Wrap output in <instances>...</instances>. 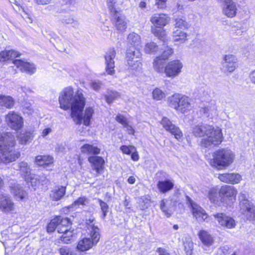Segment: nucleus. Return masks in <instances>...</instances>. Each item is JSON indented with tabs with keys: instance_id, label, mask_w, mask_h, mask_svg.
<instances>
[{
	"instance_id": "f257e3e1",
	"label": "nucleus",
	"mask_w": 255,
	"mask_h": 255,
	"mask_svg": "<svg viewBox=\"0 0 255 255\" xmlns=\"http://www.w3.org/2000/svg\"><path fill=\"white\" fill-rule=\"evenodd\" d=\"M59 102L61 109L64 110L71 109V116L76 124L80 125L83 121L85 126H89L94 111L92 107H87L83 116L86 99L82 92L78 90L74 93L72 87H67L61 92Z\"/></svg>"
},
{
	"instance_id": "f03ea898",
	"label": "nucleus",
	"mask_w": 255,
	"mask_h": 255,
	"mask_svg": "<svg viewBox=\"0 0 255 255\" xmlns=\"http://www.w3.org/2000/svg\"><path fill=\"white\" fill-rule=\"evenodd\" d=\"M192 133L197 137H202L200 145L202 147L211 148L221 143L223 136L220 128L213 126L201 124L194 126Z\"/></svg>"
},
{
	"instance_id": "7ed1b4c3",
	"label": "nucleus",
	"mask_w": 255,
	"mask_h": 255,
	"mask_svg": "<svg viewBox=\"0 0 255 255\" xmlns=\"http://www.w3.org/2000/svg\"><path fill=\"white\" fill-rule=\"evenodd\" d=\"M86 227L87 233L91 239L85 238L78 242L77 249L81 252L87 251L92 248L98 243L100 238V229L98 226L96 225L94 218L86 220Z\"/></svg>"
},
{
	"instance_id": "20e7f679",
	"label": "nucleus",
	"mask_w": 255,
	"mask_h": 255,
	"mask_svg": "<svg viewBox=\"0 0 255 255\" xmlns=\"http://www.w3.org/2000/svg\"><path fill=\"white\" fill-rule=\"evenodd\" d=\"M234 158L235 155L231 150L221 148L213 153L210 164L212 167L218 169H222L231 165L233 162Z\"/></svg>"
},
{
	"instance_id": "39448f33",
	"label": "nucleus",
	"mask_w": 255,
	"mask_h": 255,
	"mask_svg": "<svg viewBox=\"0 0 255 255\" xmlns=\"http://www.w3.org/2000/svg\"><path fill=\"white\" fill-rule=\"evenodd\" d=\"M169 106L177 112L184 114L191 109V100L185 95L175 94L168 98Z\"/></svg>"
},
{
	"instance_id": "423d86ee",
	"label": "nucleus",
	"mask_w": 255,
	"mask_h": 255,
	"mask_svg": "<svg viewBox=\"0 0 255 255\" xmlns=\"http://www.w3.org/2000/svg\"><path fill=\"white\" fill-rule=\"evenodd\" d=\"M242 213L245 214L248 219H255V206L247 198L245 194H241L239 197Z\"/></svg>"
},
{
	"instance_id": "0eeeda50",
	"label": "nucleus",
	"mask_w": 255,
	"mask_h": 255,
	"mask_svg": "<svg viewBox=\"0 0 255 255\" xmlns=\"http://www.w3.org/2000/svg\"><path fill=\"white\" fill-rule=\"evenodd\" d=\"M14 145H7L0 151V160L5 163L15 161L20 156V152L13 148Z\"/></svg>"
},
{
	"instance_id": "6e6552de",
	"label": "nucleus",
	"mask_w": 255,
	"mask_h": 255,
	"mask_svg": "<svg viewBox=\"0 0 255 255\" xmlns=\"http://www.w3.org/2000/svg\"><path fill=\"white\" fill-rule=\"evenodd\" d=\"M183 67L182 63L179 60H174L166 64L165 75L167 77L174 78L179 75Z\"/></svg>"
},
{
	"instance_id": "1a4fd4ad",
	"label": "nucleus",
	"mask_w": 255,
	"mask_h": 255,
	"mask_svg": "<svg viewBox=\"0 0 255 255\" xmlns=\"http://www.w3.org/2000/svg\"><path fill=\"white\" fill-rule=\"evenodd\" d=\"M5 122L10 128L16 131L21 129L23 127L22 117L13 111L10 112L6 116Z\"/></svg>"
},
{
	"instance_id": "9d476101",
	"label": "nucleus",
	"mask_w": 255,
	"mask_h": 255,
	"mask_svg": "<svg viewBox=\"0 0 255 255\" xmlns=\"http://www.w3.org/2000/svg\"><path fill=\"white\" fill-rule=\"evenodd\" d=\"M217 1L220 4L224 15L229 18L236 16L238 9L235 2L233 0H217Z\"/></svg>"
},
{
	"instance_id": "9b49d317",
	"label": "nucleus",
	"mask_w": 255,
	"mask_h": 255,
	"mask_svg": "<svg viewBox=\"0 0 255 255\" xmlns=\"http://www.w3.org/2000/svg\"><path fill=\"white\" fill-rule=\"evenodd\" d=\"M116 55L114 48H110L105 55L106 71L109 75H113L115 73L114 59Z\"/></svg>"
},
{
	"instance_id": "f8f14e48",
	"label": "nucleus",
	"mask_w": 255,
	"mask_h": 255,
	"mask_svg": "<svg viewBox=\"0 0 255 255\" xmlns=\"http://www.w3.org/2000/svg\"><path fill=\"white\" fill-rule=\"evenodd\" d=\"M187 198L191 205L194 217L199 222L206 221L208 217L206 211L199 205L194 203L188 196H187Z\"/></svg>"
},
{
	"instance_id": "ddd939ff",
	"label": "nucleus",
	"mask_w": 255,
	"mask_h": 255,
	"mask_svg": "<svg viewBox=\"0 0 255 255\" xmlns=\"http://www.w3.org/2000/svg\"><path fill=\"white\" fill-rule=\"evenodd\" d=\"M237 193L235 188L229 185L222 186L219 191V196L223 201L224 202L227 198H229L231 203L233 202V200H235Z\"/></svg>"
},
{
	"instance_id": "4468645a",
	"label": "nucleus",
	"mask_w": 255,
	"mask_h": 255,
	"mask_svg": "<svg viewBox=\"0 0 255 255\" xmlns=\"http://www.w3.org/2000/svg\"><path fill=\"white\" fill-rule=\"evenodd\" d=\"M164 129L169 131L172 134L174 135L175 137L178 139L182 136V133L179 128L175 126L169 119L166 117H163L160 122Z\"/></svg>"
},
{
	"instance_id": "2eb2a0df",
	"label": "nucleus",
	"mask_w": 255,
	"mask_h": 255,
	"mask_svg": "<svg viewBox=\"0 0 255 255\" xmlns=\"http://www.w3.org/2000/svg\"><path fill=\"white\" fill-rule=\"evenodd\" d=\"M220 225L228 229H232L235 227L236 223L234 219L224 213H217L214 215Z\"/></svg>"
},
{
	"instance_id": "dca6fc26",
	"label": "nucleus",
	"mask_w": 255,
	"mask_h": 255,
	"mask_svg": "<svg viewBox=\"0 0 255 255\" xmlns=\"http://www.w3.org/2000/svg\"><path fill=\"white\" fill-rule=\"evenodd\" d=\"M14 204L10 197L5 194H0V210L8 213L13 210Z\"/></svg>"
},
{
	"instance_id": "f3484780",
	"label": "nucleus",
	"mask_w": 255,
	"mask_h": 255,
	"mask_svg": "<svg viewBox=\"0 0 255 255\" xmlns=\"http://www.w3.org/2000/svg\"><path fill=\"white\" fill-rule=\"evenodd\" d=\"M150 21L153 24L152 27L163 28L168 22V17L162 13H155L153 14Z\"/></svg>"
},
{
	"instance_id": "a211bd4d",
	"label": "nucleus",
	"mask_w": 255,
	"mask_h": 255,
	"mask_svg": "<svg viewBox=\"0 0 255 255\" xmlns=\"http://www.w3.org/2000/svg\"><path fill=\"white\" fill-rule=\"evenodd\" d=\"M223 69L225 72H232L237 67L234 55H225L224 56V62L222 64Z\"/></svg>"
},
{
	"instance_id": "6ab92c4d",
	"label": "nucleus",
	"mask_w": 255,
	"mask_h": 255,
	"mask_svg": "<svg viewBox=\"0 0 255 255\" xmlns=\"http://www.w3.org/2000/svg\"><path fill=\"white\" fill-rule=\"evenodd\" d=\"M12 63L22 72L32 74L35 71L36 69L34 65L27 62L17 59L13 60Z\"/></svg>"
},
{
	"instance_id": "aec40b11",
	"label": "nucleus",
	"mask_w": 255,
	"mask_h": 255,
	"mask_svg": "<svg viewBox=\"0 0 255 255\" xmlns=\"http://www.w3.org/2000/svg\"><path fill=\"white\" fill-rule=\"evenodd\" d=\"M14 136L11 132L0 133V151L7 145H14Z\"/></svg>"
},
{
	"instance_id": "412c9836",
	"label": "nucleus",
	"mask_w": 255,
	"mask_h": 255,
	"mask_svg": "<svg viewBox=\"0 0 255 255\" xmlns=\"http://www.w3.org/2000/svg\"><path fill=\"white\" fill-rule=\"evenodd\" d=\"M169 199H164L160 201V209L167 217H170L172 215L175 206Z\"/></svg>"
},
{
	"instance_id": "4be33fe9",
	"label": "nucleus",
	"mask_w": 255,
	"mask_h": 255,
	"mask_svg": "<svg viewBox=\"0 0 255 255\" xmlns=\"http://www.w3.org/2000/svg\"><path fill=\"white\" fill-rule=\"evenodd\" d=\"M166 62L160 56H156L153 59L152 67L155 72L160 74L165 73Z\"/></svg>"
},
{
	"instance_id": "5701e85b",
	"label": "nucleus",
	"mask_w": 255,
	"mask_h": 255,
	"mask_svg": "<svg viewBox=\"0 0 255 255\" xmlns=\"http://www.w3.org/2000/svg\"><path fill=\"white\" fill-rule=\"evenodd\" d=\"M198 237L202 243L205 247H209L214 243L213 237L207 231L201 230L198 234Z\"/></svg>"
},
{
	"instance_id": "b1692460",
	"label": "nucleus",
	"mask_w": 255,
	"mask_h": 255,
	"mask_svg": "<svg viewBox=\"0 0 255 255\" xmlns=\"http://www.w3.org/2000/svg\"><path fill=\"white\" fill-rule=\"evenodd\" d=\"M88 161L94 166L93 169L97 173L103 170L105 163L103 158L100 156H90L88 158Z\"/></svg>"
},
{
	"instance_id": "393cba45",
	"label": "nucleus",
	"mask_w": 255,
	"mask_h": 255,
	"mask_svg": "<svg viewBox=\"0 0 255 255\" xmlns=\"http://www.w3.org/2000/svg\"><path fill=\"white\" fill-rule=\"evenodd\" d=\"M20 53L15 50H3L0 52V62H5L19 56Z\"/></svg>"
},
{
	"instance_id": "a878e982",
	"label": "nucleus",
	"mask_w": 255,
	"mask_h": 255,
	"mask_svg": "<svg viewBox=\"0 0 255 255\" xmlns=\"http://www.w3.org/2000/svg\"><path fill=\"white\" fill-rule=\"evenodd\" d=\"M174 184L169 179L159 181L157 186L160 192L165 193L173 188Z\"/></svg>"
},
{
	"instance_id": "bb28decb",
	"label": "nucleus",
	"mask_w": 255,
	"mask_h": 255,
	"mask_svg": "<svg viewBox=\"0 0 255 255\" xmlns=\"http://www.w3.org/2000/svg\"><path fill=\"white\" fill-rule=\"evenodd\" d=\"M141 54L139 50L134 47H130L127 51L126 53V59L127 63H130L131 61L135 60H139Z\"/></svg>"
},
{
	"instance_id": "cd10ccee",
	"label": "nucleus",
	"mask_w": 255,
	"mask_h": 255,
	"mask_svg": "<svg viewBox=\"0 0 255 255\" xmlns=\"http://www.w3.org/2000/svg\"><path fill=\"white\" fill-rule=\"evenodd\" d=\"M33 137L34 135L32 132L25 130L19 133L17 136V139L20 144H26L33 139Z\"/></svg>"
},
{
	"instance_id": "c85d7f7f",
	"label": "nucleus",
	"mask_w": 255,
	"mask_h": 255,
	"mask_svg": "<svg viewBox=\"0 0 255 255\" xmlns=\"http://www.w3.org/2000/svg\"><path fill=\"white\" fill-rule=\"evenodd\" d=\"M201 112L204 115L210 119L218 115L217 107L215 104H210L202 109Z\"/></svg>"
},
{
	"instance_id": "c756f323",
	"label": "nucleus",
	"mask_w": 255,
	"mask_h": 255,
	"mask_svg": "<svg viewBox=\"0 0 255 255\" xmlns=\"http://www.w3.org/2000/svg\"><path fill=\"white\" fill-rule=\"evenodd\" d=\"M115 18V26L120 31H124L127 28V22L125 17L119 12L117 13V16H113Z\"/></svg>"
},
{
	"instance_id": "7c9ffc66",
	"label": "nucleus",
	"mask_w": 255,
	"mask_h": 255,
	"mask_svg": "<svg viewBox=\"0 0 255 255\" xmlns=\"http://www.w3.org/2000/svg\"><path fill=\"white\" fill-rule=\"evenodd\" d=\"M35 162L39 166L48 165L53 163V158L49 155H38L35 157Z\"/></svg>"
},
{
	"instance_id": "2f4dec72",
	"label": "nucleus",
	"mask_w": 255,
	"mask_h": 255,
	"mask_svg": "<svg viewBox=\"0 0 255 255\" xmlns=\"http://www.w3.org/2000/svg\"><path fill=\"white\" fill-rule=\"evenodd\" d=\"M65 193L66 187H58L51 192L50 197L54 201H58L65 195Z\"/></svg>"
},
{
	"instance_id": "473e14b6",
	"label": "nucleus",
	"mask_w": 255,
	"mask_h": 255,
	"mask_svg": "<svg viewBox=\"0 0 255 255\" xmlns=\"http://www.w3.org/2000/svg\"><path fill=\"white\" fill-rule=\"evenodd\" d=\"M82 153L88 154H98L100 152V149L96 146L89 144H85L81 148Z\"/></svg>"
},
{
	"instance_id": "72a5a7b5",
	"label": "nucleus",
	"mask_w": 255,
	"mask_h": 255,
	"mask_svg": "<svg viewBox=\"0 0 255 255\" xmlns=\"http://www.w3.org/2000/svg\"><path fill=\"white\" fill-rule=\"evenodd\" d=\"M173 39L174 41L183 43L187 40V34L186 32L179 29L173 32Z\"/></svg>"
},
{
	"instance_id": "f704fd0d",
	"label": "nucleus",
	"mask_w": 255,
	"mask_h": 255,
	"mask_svg": "<svg viewBox=\"0 0 255 255\" xmlns=\"http://www.w3.org/2000/svg\"><path fill=\"white\" fill-rule=\"evenodd\" d=\"M12 192L16 197L19 198L21 200L26 198V192L19 185H15L12 188Z\"/></svg>"
},
{
	"instance_id": "c9c22d12",
	"label": "nucleus",
	"mask_w": 255,
	"mask_h": 255,
	"mask_svg": "<svg viewBox=\"0 0 255 255\" xmlns=\"http://www.w3.org/2000/svg\"><path fill=\"white\" fill-rule=\"evenodd\" d=\"M12 192L16 197L19 198L21 200L26 198V192L19 185H15L12 188Z\"/></svg>"
},
{
	"instance_id": "e433bc0d",
	"label": "nucleus",
	"mask_w": 255,
	"mask_h": 255,
	"mask_svg": "<svg viewBox=\"0 0 255 255\" xmlns=\"http://www.w3.org/2000/svg\"><path fill=\"white\" fill-rule=\"evenodd\" d=\"M0 100L2 105L7 108H11L14 104V99L10 96H0Z\"/></svg>"
},
{
	"instance_id": "4c0bfd02",
	"label": "nucleus",
	"mask_w": 255,
	"mask_h": 255,
	"mask_svg": "<svg viewBox=\"0 0 255 255\" xmlns=\"http://www.w3.org/2000/svg\"><path fill=\"white\" fill-rule=\"evenodd\" d=\"M219 191L216 187H213L208 192V197L211 202L215 203L219 200Z\"/></svg>"
},
{
	"instance_id": "58836bf2",
	"label": "nucleus",
	"mask_w": 255,
	"mask_h": 255,
	"mask_svg": "<svg viewBox=\"0 0 255 255\" xmlns=\"http://www.w3.org/2000/svg\"><path fill=\"white\" fill-rule=\"evenodd\" d=\"M169 199L175 207L177 205L181 204L182 202L181 194L179 190H176L174 194L169 197Z\"/></svg>"
},
{
	"instance_id": "ea45409f",
	"label": "nucleus",
	"mask_w": 255,
	"mask_h": 255,
	"mask_svg": "<svg viewBox=\"0 0 255 255\" xmlns=\"http://www.w3.org/2000/svg\"><path fill=\"white\" fill-rule=\"evenodd\" d=\"M144 51L147 53L155 54L158 51V47L154 42H148L145 46Z\"/></svg>"
},
{
	"instance_id": "a19ab883",
	"label": "nucleus",
	"mask_w": 255,
	"mask_h": 255,
	"mask_svg": "<svg viewBox=\"0 0 255 255\" xmlns=\"http://www.w3.org/2000/svg\"><path fill=\"white\" fill-rule=\"evenodd\" d=\"M60 217H57L51 220L50 222L48 224L47 231L49 233L53 232L56 229H58V223L59 222Z\"/></svg>"
},
{
	"instance_id": "79ce46f5",
	"label": "nucleus",
	"mask_w": 255,
	"mask_h": 255,
	"mask_svg": "<svg viewBox=\"0 0 255 255\" xmlns=\"http://www.w3.org/2000/svg\"><path fill=\"white\" fill-rule=\"evenodd\" d=\"M128 69L132 72L139 71L142 68V64L139 60H135L134 61H131L130 63H128Z\"/></svg>"
},
{
	"instance_id": "37998d69",
	"label": "nucleus",
	"mask_w": 255,
	"mask_h": 255,
	"mask_svg": "<svg viewBox=\"0 0 255 255\" xmlns=\"http://www.w3.org/2000/svg\"><path fill=\"white\" fill-rule=\"evenodd\" d=\"M19 168L21 175L24 176H28L30 173V169L27 163L22 161L19 163Z\"/></svg>"
},
{
	"instance_id": "c03bdc74",
	"label": "nucleus",
	"mask_w": 255,
	"mask_h": 255,
	"mask_svg": "<svg viewBox=\"0 0 255 255\" xmlns=\"http://www.w3.org/2000/svg\"><path fill=\"white\" fill-rule=\"evenodd\" d=\"M128 40L131 44L137 46L140 44V37L138 34L132 32L128 35Z\"/></svg>"
},
{
	"instance_id": "a18cd8bd",
	"label": "nucleus",
	"mask_w": 255,
	"mask_h": 255,
	"mask_svg": "<svg viewBox=\"0 0 255 255\" xmlns=\"http://www.w3.org/2000/svg\"><path fill=\"white\" fill-rule=\"evenodd\" d=\"M107 2L108 7L111 11V14L113 15V16H117V13L120 12L116 7V6H117V0H107Z\"/></svg>"
},
{
	"instance_id": "49530a36",
	"label": "nucleus",
	"mask_w": 255,
	"mask_h": 255,
	"mask_svg": "<svg viewBox=\"0 0 255 255\" xmlns=\"http://www.w3.org/2000/svg\"><path fill=\"white\" fill-rule=\"evenodd\" d=\"M173 53V50L168 46H164L161 54L159 56L164 60H167Z\"/></svg>"
},
{
	"instance_id": "de8ad7c7",
	"label": "nucleus",
	"mask_w": 255,
	"mask_h": 255,
	"mask_svg": "<svg viewBox=\"0 0 255 255\" xmlns=\"http://www.w3.org/2000/svg\"><path fill=\"white\" fill-rule=\"evenodd\" d=\"M152 94L153 99L157 101L161 100L166 96L165 93L157 88L153 91Z\"/></svg>"
},
{
	"instance_id": "09e8293b",
	"label": "nucleus",
	"mask_w": 255,
	"mask_h": 255,
	"mask_svg": "<svg viewBox=\"0 0 255 255\" xmlns=\"http://www.w3.org/2000/svg\"><path fill=\"white\" fill-rule=\"evenodd\" d=\"M151 32L159 39H164L165 37V30L163 28L151 27Z\"/></svg>"
},
{
	"instance_id": "8fccbe9b",
	"label": "nucleus",
	"mask_w": 255,
	"mask_h": 255,
	"mask_svg": "<svg viewBox=\"0 0 255 255\" xmlns=\"http://www.w3.org/2000/svg\"><path fill=\"white\" fill-rule=\"evenodd\" d=\"M120 97V94L117 92H110L107 95L105 96L106 102L111 104L117 98Z\"/></svg>"
},
{
	"instance_id": "3c124183",
	"label": "nucleus",
	"mask_w": 255,
	"mask_h": 255,
	"mask_svg": "<svg viewBox=\"0 0 255 255\" xmlns=\"http://www.w3.org/2000/svg\"><path fill=\"white\" fill-rule=\"evenodd\" d=\"M175 27L179 28L180 29H187L188 28V23L185 21L184 20L180 18H177L175 19Z\"/></svg>"
},
{
	"instance_id": "603ef678",
	"label": "nucleus",
	"mask_w": 255,
	"mask_h": 255,
	"mask_svg": "<svg viewBox=\"0 0 255 255\" xmlns=\"http://www.w3.org/2000/svg\"><path fill=\"white\" fill-rule=\"evenodd\" d=\"M73 238V232L68 231L61 237V240L65 244H70Z\"/></svg>"
},
{
	"instance_id": "864d4df0",
	"label": "nucleus",
	"mask_w": 255,
	"mask_h": 255,
	"mask_svg": "<svg viewBox=\"0 0 255 255\" xmlns=\"http://www.w3.org/2000/svg\"><path fill=\"white\" fill-rule=\"evenodd\" d=\"M229 183L235 184H237L242 180V176L238 173H230Z\"/></svg>"
},
{
	"instance_id": "5fc2aeb1",
	"label": "nucleus",
	"mask_w": 255,
	"mask_h": 255,
	"mask_svg": "<svg viewBox=\"0 0 255 255\" xmlns=\"http://www.w3.org/2000/svg\"><path fill=\"white\" fill-rule=\"evenodd\" d=\"M61 255H76V254L67 246H64L59 250Z\"/></svg>"
},
{
	"instance_id": "6e6d98bb",
	"label": "nucleus",
	"mask_w": 255,
	"mask_h": 255,
	"mask_svg": "<svg viewBox=\"0 0 255 255\" xmlns=\"http://www.w3.org/2000/svg\"><path fill=\"white\" fill-rule=\"evenodd\" d=\"M98 200L100 204L101 210L103 214V218L104 219L105 217L106 216L107 213L108 212L109 206L106 202L103 201L102 200H101L100 199H98Z\"/></svg>"
},
{
	"instance_id": "4d7b16f0",
	"label": "nucleus",
	"mask_w": 255,
	"mask_h": 255,
	"mask_svg": "<svg viewBox=\"0 0 255 255\" xmlns=\"http://www.w3.org/2000/svg\"><path fill=\"white\" fill-rule=\"evenodd\" d=\"M135 147L132 145L127 146L122 145L120 147V149L124 154L130 155L132 151L134 150Z\"/></svg>"
},
{
	"instance_id": "13d9d810",
	"label": "nucleus",
	"mask_w": 255,
	"mask_h": 255,
	"mask_svg": "<svg viewBox=\"0 0 255 255\" xmlns=\"http://www.w3.org/2000/svg\"><path fill=\"white\" fill-rule=\"evenodd\" d=\"M59 217L60 220L58 223V225H60L61 227H67V228H69L71 225L70 219L68 218H61L60 217Z\"/></svg>"
},
{
	"instance_id": "bf43d9fd",
	"label": "nucleus",
	"mask_w": 255,
	"mask_h": 255,
	"mask_svg": "<svg viewBox=\"0 0 255 255\" xmlns=\"http://www.w3.org/2000/svg\"><path fill=\"white\" fill-rule=\"evenodd\" d=\"M230 176V173L219 174L218 178L222 182L229 183Z\"/></svg>"
},
{
	"instance_id": "052dcab7",
	"label": "nucleus",
	"mask_w": 255,
	"mask_h": 255,
	"mask_svg": "<svg viewBox=\"0 0 255 255\" xmlns=\"http://www.w3.org/2000/svg\"><path fill=\"white\" fill-rule=\"evenodd\" d=\"M116 120L121 124L124 127L127 126V124H128L126 118L122 115H118L116 117Z\"/></svg>"
},
{
	"instance_id": "680f3d73",
	"label": "nucleus",
	"mask_w": 255,
	"mask_h": 255,
	"mask_svg": "<svg viewBox=\"0 0 255 255\" xmlns=\"http://www.w3.org/2000/svg\"><path fill=\"white\" fill-rule=\"evenodd\" d=\"M87 202V199L85 197H80L77 200L75 201L72 205V207H76L80 205H85Z\"/></svg>"
},
{
	"instance_id": "e2e57ef3",
	"label": "nucleus",
	"mask_w": 255,
	"mask_h": 255,
	"mask_svg": "<svg viewBox=\"0 0 255 255\" xmlns=\"http://www.w3.org/2000/svg\"><path fill=\"white\" fill-rule=\"evenodd\" d=\"M90 85L91 88L94 90L98 91L101 88L102 84L100 81H93L91 82Z\"/></svg>"
},
{
	"instance_id": "0e129e2a",
	"label": "nucleus",
	"mask_w": 255,
	"mask_h": 255,
	"mask_svg": "<svg viewBox=\"0 0 255 255\" xmlns=\"http://www.w3.org/2000/svg\"><path fill=\"white\" fill-rule=\"evenodd\" d=\"M61 21L66 24H71L73 23L74 19L71 16L62 17L60 18Z\"/></svg>"
},
{
	"instance_id": "69168bd1",
	"label": "nucleus",
	"mask_w": 255,
	"mask_h": 255,
	"mask_svg": "<svg viewBox=\"0 0 255 255\" xmlns=\"http://www.w3.org/2000/svg\"><path fill=\"white\" fill-rule=\"evenodd\" d=\"M167 0H156L155 5L158 8H163L166 7V1Z\"/></svg>"
},
{
	"instance_id": "338daca9",
	"label": "nucleus",
	"mask_w": 255,
	"mask_h": 255,
	"mask_svg": "<svg viewBox=\"0 0 255 255\" xmlns=\"http://www.w3.org/2000/svg\"><path fill=\"white\" fill-rule=\"evenodd\" d=\"M131 154V158L133 161H136L139 159V155L136 151L135 147L134 148V150L132 151Z\"/></svg>"
},
{
	"instance_id": "774afa93",
	"label": "nucleus",
	"mask_w": 255,
	"mask_h": 255,
	"mask_svg": "<svg viewBox=\"0 0 255 255\" xmlns=\"http://www.w3.org/2000/svg\"><path fill=\"white\" fill-rule=\"evenodd\" d=\"M70 231L71 230L69 228L67 227H61L60 225L58 226L57 232L59 233H62L63 234L64 233Z\"/></svg>"
}]
</instances>
